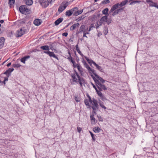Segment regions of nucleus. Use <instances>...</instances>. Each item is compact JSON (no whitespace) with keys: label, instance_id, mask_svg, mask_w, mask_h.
Listing matches in <instances>:
<instances>
[{"label":"nucleus","instance_id":"5fc2aeb1","mask_svg":"<svg viewBox=\"0 0 158 158\" xmlns=\"http://www.w3.org/2000/svg\"><path fill=\"white\" fill-rule=\"evenodd\" d=\"M152 1L151 0H146V2H147L148 3V4L150 3Z\"/></svg>","mask_w":158,"mask_h":158},{"label":"nucleus","instance_id":"f257e3e1","mask_svg":"<svg viewBox=\"0 0 158 158\" xmlns=\"http://www.w3.org/2000/svg\"><path fill=\"white\" fill-rule=\"evenodd\" d=\"M71 76L73 82L77 84L79 83L81 87L82 86L83 84L85 82L84 80L82 78L80 77L77 72L76 71L75 73L72 74Z\"/></svg>","mask_w":158,"mask_h":158},{"label":"nucleus","instance_id":"20e7f679","mask_svg":"<svg viewBox=\"0 0 158 158\" xmlns=\"http://www.w3.org/2000/svg\"><path fill=\"white\" fill-rule=\"evenodd\" d=\"M89 102L92 106V108L93 110H96L98 109V104L97 100L94 99L92 100L89 97Z\"/></svg>","mask_w":158,"mask_h":158},{"label":"nucleus","instance_id":"b1692460","mask_svg":"<svg viewBox=\"0 0 158 158\" xmlns=\"http://www.w3.org/2000/svg\"><path fill=\"white\" fill-rule=\"evenodd\" d=\"M25 1V3L27 5L30 6L33 3L32 0H24Z\"/></svg>","mask_w":158,"mask_h":158},{"label":"nucleus","instance_id":"2f4dec72","mask_svg":"<svg viewBox=\"0 0 158 158\" xmlns=\"http://www.w3.org/2000/svg\"><path fill=\"white\" fill-rule=\"evenodd\" d=\"M71 10L73 12V14L74 15V13L77 12L78 11V8L77 7H74L71 9Z\"/></svg>","mask_w":158,"mask_h":158},{"label":"nucleus","instance_id":"79ce46f5","mask_svg":"<svg viewBox=\"0 0 158 158\" xmlns=\"http://www.w3.org/2000/svg\"><path fill=\"white\" fill-rule=\"evenodd\" d=\"M72 64H73V66L74 68H77V66L79 64H76L75 61H74L73 62H72Z\"/></svg>","mask_w":158,"mask_h":158},{"label":"nucleus","instance_id":"412c9836","mask_svg":"<svg viewBox=\"0 0 158 158\" xmlns=\"http://www.w3.org/2000/svg\"><path fill=\"white\" fill-rule=\"evenodd\" d=\"M77 69L78 71L79 72L81 75H82L83 73V72L81 66L79 64L77 66Z\"/></svg>","mask_w":158,"mask_h":158},{"label":"nucleus","instance_id":"2eb2a0df","mask_svg":"<svg viewBox=\"0 0 158 158\" xmlns=\"http://www.w3.org/2000/svg\"><path fill=\"white\" fill-rule=\"evenodd\" d=\"M42 23L41 20L39 19H36L34 21V24L36 26H39Z\"/></svg>","mask_w":158,"mask_h":158},{"label":"nucleus","instance_id":"dca6fc26","mask_svg":"<svg viewBox=\"0 0 158 158\" xmlns=\"http://www.w3.org/2000/svg\"><path fill=\"white\" fill-rule=\"evenodd\" d=\"M79 24L78 23H77L74 24H73V25H72L70 28V30L71 31H73L74 30L76 27H79Z\"/></svg>","mask_w":158,"mask_h":158},{"label":"nucleus","instance_id":"603ef678","mask_svg":"<svg viewBox=\"0 0 158 158\" xmlns=\"http://www.w3.org/2000/svg\"><path fill=\"white\" fill-rule=\"evenodd\" d=\"M111 22V20L110 19L108 20H107V21L106 22L108 24H109Z\"/></svg>","mask_w":158,"mask_h":158},{"label":"nucleus","instance_id":"69168bd1","mask_svg":"<svg viewBox=\"0 0 158 158\" xmlns=\"http://www.w3.org/2000/svg\"><path fill=\"white\" fill-rule=\"evenodd\" d=\"M134 3V2L133 1H132L130 4V5H132V4H133Z\"/></svg>","mask_w":158,"mask_h":158},{"label":"nucleus","instance_id":"f03ea898","mask_svg":"<svg viewBox=\"0 0 158 158\" xmlns=\"http://www.w3.org/2000/svg\"><path fill=\"white\" fill-rule=\"evenodd\" d=\"M69 4L70 3L69 1L66 0L63 1L61 3L58 9V12L60 13H61L67 7Z\"/></svg>","mask_w":158,"mask_h":158},{"label":"nucleus","instance_id":"473e14b6","mask_svg":"<svg viewBox=\"0 0 158 158\" xmlns=\"http://www.w3.org/2000/svg\"><path fill=\"white\" fill-rule=\"evenodd\" d=\"M81 56L82 57L85 58L89 64L90 63V62L91 61V60H89L88 57L84 56L83 54H82Z\"/></svg>","mask_w":158,"mask_h":158},{"label":"nucleus","instance_id":"0e129e2a","mask_svg":"<svg viewBox=\"0 0 158 158\" xmlns=\"http://www.w3.org/2000/svg\"><path fill=\"white\" fill-rule=\"evenodd\" d=\"M74 0H68L67 1H69V3L70 4V2H73Z\"/></svg>","mask_w":158,"mask_h":158},{"label":"nucleus","instance_id":"9b49d317","mask_svg":"<svg viewBox=\"0 0 158 158\" xmlns=\"http://www.w3.org/2000/svg\"><path fill=\"white\" fill-rule=\"evenodd\" d=\"M93 64L96 68L99 70L101 72H103V69L101 66L98 65V64H96L94 61L93 60H91L90 62V63L89 64Z\"/></svg>","mask_w":158,"mask_h":158},{"label":"nucleus","instance_id":"774afa93","mask_svg":"<svg viewBox=\"0 0 158 158\" xmlns=\"http://www.w3.org/2000/svg\"><path fill=\"white\" fill-rule=\"evenodd\" d=\"M99 121H102L103 120L101 118V117H100V119H99Z\"/></svg>","mask_w":158,"mask_h":158},{"label":"nucleus","instance_id":"e433bc0d","mask_svg":"<svg viewBox=\"0 0 158 158\" xmlns=\"http://www.w3.org/2000/svg\"><path fill=\"white\" fill-rule=\"evenodd\" d=\"M85 103V105L87 106H89V102H89V100H88L86 99L84 101Z\"/></svg>","mask_w":158,"mask_h":158},{"label":"nucleus","instance_id":"4c0bfd02","mask_svg":"<svg viewBox=\"0 0 158 158\" xmlns=\"http://www.w3.org/2000/svg\"><path fill=\"white\" fill-rule=\"evenodd\" d=\"M156 3L152 1L150 3H149V5L150 6L154 7V6H155Z\"/></svg>","mask_w":158,"mask_h":158},{"label":"nucleus","instance_id":"680f3d73","mask_svg":"<svg viewBox=\"0 0 158 158\" xmlns=\"http://www.w3.org/2000/svg\"><path fill=\"white\" fill-rule=\"evenodd\" d=\"M102 35V33H98V36L99 37L100 35Z\"/></svg>","mask_w":158,"mask_h":158},{"label":"nucleus","instance_id":"9d476101","mask_svg":"<svg viewBox=\"0 0 158 158\" xmlns=\"http://www.w3.org/2000/svg\"><path fill=\"white\" fill-rule=\"evenodd\" d=\"M43 53L48 55L51 57H53L57 59L58 60H59L58 58L55 55V54L52 52L44 51L43 52Z\"/></svg>","mask_w":158,"mask_h":158},{"label":"nucleus","instance_id":"6ab92c4d","mask_svg":"<svg viewBox=\"0 0 158 158\" xmlns=\"http://www.w3.org/2000/svg\"><path fill=\"white\" fill-rule=\"evenodd\" d=\"M14 70V69L13 68H9L4 73V74L6 75L9 74L11 72H12Z\"/></svg>","mask_w":158,"mask_h":158},{"label":"nucleus","instance_id":"8fccbe9b","mask_svg":"<svg viewBox=\"0 0 158 158\" xmlns=\"http://www.w3.org/2000/svg\"><path fill=\"white\" fill-rule=\"evenodd\" d=\"M89 34V33H84V34H83V37H85L87 38V36L86 35V34Z\"/></svg>","mask_w":158,"mask_h":158},{"label":"nucleus","instance_id":"c756f323","mask_svg":"<svg viewBox=\"0 0 158 158\" xmlns=\"http://www.w3.org/2000/svg\"><path fill=\"white\" fill-rule=\"evenodd\" d=\"M99 104L100 106L104 110H106V107L104 106V105L103 103V102H99Z\"/></svg>","mask_w":158,"mask_h":158},{"label":"nucleus","instance_id":"f704fd0d","mask_svg":"<svg viewBox=\"0 0 158 158\" xmlns=\"http://www.w3.org/2000/svg\"><path fill=\"white\" fill-rule=\"evenodd\" d=\"M119 12V10L117 9L116 10H114L113 12L112 15L113 16H114V15L118 14Z\"/></svg>","mask_w":158,"mask_h":158},{"label":"nucleus","instance_id":"3c124183","mask_svg":"<svg viewBox=\"0 0 158 158\" xmlns=\"http://www.w3.org/2000/svg\"><path fill=\"white\" fill-rule=\"evenodd\" d=\"M68 34L67 32H64L63 33L62 35L66 37L68 35Z\"/></svg>","mask_w":158,"mask_h":158},{"label":"nucleus","instance_id":"72a5a7b5","mask_svg":"<svg viewBox=\"0 0 158 158\" xmlns=\"http://www.w3.org/2000/svg\"><path fill=\"white\" fill-rule=\"evenodd\" d=\"M12 66L15 68H17L20 67L21 66V65L19 64H13Z\"/></svg>","mask_w":158,"mask_h":158},{"label":"nucleus","instance_id":"bb28decb","mask_svg":"<svg viewBox=\"0 0 158 158\" xmlns=\"http://www.w3.org/2000/svg\"><path fill=\"white\" fill-rule=\"evenodd\" d=\"M101 129L99 127H97L94 128L93 129V131L95 133H98L100 132Z\"/></svg>","mask_w":158,"mask_h":158},{"label":"nucleus","instance_id":"0eeeda50","mask_svg":"<svg viewBox=\"0 0 158 158\" xmlns=\"http://www.w3.org/2000/svg\"><path fill=\"white\" fill-rule=\"evenodd\" d=\"M25 30L24 28H22L17 30L16 33V36L19 37L21 36L25 33Z\"/></svg>","mask_w":158,"mask_h":158},{"label":"nucleus","instance_id":"5701e85b","mask_svg":"<svg viewBox=\"0 0 158 158\" xmlns=\"http://www.w3.org/2000/svg\"><path fill=\"white\" fill-rule=\"evenodd\" d=\"M127 0H124L121 2L120 3H119V7H121L126 5L128 2Z\"/></svg>","mask_w":158,"mask_h":158},{"label":"nucleus","instance_id":"c9c22d12","mask_svg":"<svg viewBox=\"0 0 158 158\" xmlns=\"http://www.w3.org/2000/svg\"><path fill=\"white\" fill-rule=\"evenodd\" d=\"M15 2V0H9V4L10 6L13 5Z\"/></svg>","mask_w":158,"mask_h":158},{"label":"nucleus","instance_id":"e2e57ef3","mask_svg":"<svg viewBox=\"0 0 158 158\" xmlns=\"http://www.w3.org/2000/svg\"><path fill=\"white\" fill-rule=\"evenodd\" d=\"M0 22L1 23H3L4 22V20H1L0 21Z\"/></svg>","mask_w":158,"mask_h":158},{"label":"nucleus","instance_id":"58836bf2","mask_svg":"<svg viewBox=\"0 0 158 158\" xmlns=\"http://www.w3.org/2000/svg\"><path fill=\"white\" fill-rule=\"evenodd\" d=\"M74 99L77 102H80V98L76 96H75L74 97Z\"/></svg>","mask_w":158,"mask_h":158},{"label":"nucleus","instance_id":"de8ad7c7","mask_svg":"<svg viewBox=\"0 0 158 158\" xmlns=\"http://www.w3.org/2000/svg\"><path fill=\"white\" fill-rule=\"evenodd\" d=\"M98 95L100 97L102 94L101 92L98 91V89L97 91H96Z\"/></svg>","mask_w":158,"mask_h":158},{"label":"nucleus","instance_id":"7ed1b4c3","mask_svg":"<svg viewBox=\"0 0 158 158\" xmlns=\"http://www.w3.org/2000/svg\"><path fill=\"white\" fill-rule=\"evenodd\" d=\"M107 19L108 16L107 15H105L102 17L100 21L97 23L96 25V28H98L99 26H101L102 24H105L106 22L107 21Z\"/></svg>","mask_w":158,"mask_h":158},{"label":"nucleus","instance_id":"052dcab7","mask_svg":"<svg viewBox=\"0 0 158 158\" xmlns=\"http://www.w3.org/2000/svg\"><path fill=\"white\" fill-rule=\"evenodd\" d=\"M134 2V3H139L140 2V1H133Z\"/></svg>","mask_w":158,"mask_h":158},{"label":"nucleus","instance_id":"37998d69","mask_svg":"<svg viewBox=\"0 0 158 158\" xmlns=\"http://www.w3.org/2000/svg\"><path fill=\"white\" fill-rule=\"evenodd\" d=\"M69 54L70 55V57H68V59L72 63V62H73L74 61L73 60L72 57H71L70 56V53H69Z\"/></svg>","mask_w":158,"mask_h":158},{"label":"nucleus","instance_id":"c03bdc74","mask_svg":"<svg viewBox=\"0 0 158 158\" xmlns=\"http://www.w3.org/2000/svg\"><path fill=\"white\" fill-rule=\"evenodd\" d=\"M94 25L93 24H91L90 27H89V29L88 30V31H90L92 30V28H94Z\"/></svg>","mask_w":158,"mask_h":158},{"label":"nucleus","instance_id":"aec40b11","mask_svg":"<svg viewBox=\"0 0 158 158\" xmlns=\"http://www.w3.org/2000/svg\"><path fill=\"white\" fill-rule=\"evenodd\" d=\"M40 48L43 50H44L45 51H48L50 50L49 48L48 45L42 46L40 47Z\"/></svg>","mask_w":158,"mask_h":158},{"label":"nucleus","instance_id":"f8f14e48","mask_svg":"<svg viewBox=\"0 0 158 158\" xmlns=\"http://www.w3.org/2000/svg\"><path fill=\"white\" fill-rule=\"evenodd\" d=\"M85 68L87 69L89 73L91 74L92 73L94 75L95 74H94L95 72L94 70L93 69L91 68L87 63H85Z\"/></svg>","mask_w":158,"mask_h":158},{"label":"nucleus","instance_id":"6e6d98bb","mask_svg":"<svg viewBox=\"0 0 158 158\" xmlns=\"http://www.w3.org/2000/svg\"><path fill=\"white\" fill-rule=\"evenodd\" d=\"M92 85H93V86L94 88L97 91V88L96 87V86L95 85H94L93 84H92Z\"/></svg>","mask_w":158,"mask_h":158},{"label":"nucleus","instance_id":"864d4df0","mask_svg":"<svg viewBox=\"0 0 158 158\" xmlns=\"http://www.w3.org/2000/svg\"><path fill=\"white\" fill-rule=\"evenodd\" d=\"M82 59H83V60H82V62L83 63V64H84V66L85 67V63H87L85 61V60L83 58Z\"/></svg>","mask_w":158,"mask_h":158},{"label":"nucleus","instance_id":"a19ab883","mask_svg":"<svg viewBox=\"0 0 158 158\" xmlns=\"http://www.w3.org/2000/svg\"><path fill=\"white\" fill-rule=\"evenodd\" d=\"M89 132L91 135L93 140L94 141H95V138L94 135V134L91 131H89Z\"/></svg>","mask_w":158,"mask_h":158},{"label":"nucleus","instance_id":"6e6552de","mask_svg":"<svg viewBox=\"0 0 158 158\" xmlns=\"http://www.w3.org/2000/svg\"><path fill=\"white\" fill-rule=\"evenodd\" d=\"M39 2L41 6L44 8L47 7L49 3L48 0H39Z\"/></svg>","mask_w":158,"mask_h":158},{"label":"nucleus","instance_id":"bf43d9fd","mask_svg":"<svg viewBox=\"0 0 158 158\" xmlns=\"http://www.w3.org/2000/svg\"><path fill=\"white\" fill-rule=\"evenodd\" d=\"M154 7H156L158 9V5L157 4V3L156 4L155 6H154Z\"/></svg>","mask_w":158,"mask_h":158},{"label":"nucleus","instance_id":"f3484780","mask_svg":"<svg viewBox=\"0 0 158 158\" xmlns=\"http://www.w3.org/2000/svg\"><path fill=\"white\" fill-rule=\"evenodd\" d=\"M5 41V39L4 37H2L0 38V49L3 46Z\"/></svg>","mask_w":158,"mask_h":158},{"label":"nucleus","instance_id":"a211bd4d","mask_svg":"<svg viewBox=\"0 0 158 158\" xmlns=\"http://www.w3.org/2000/svg\"><path fill=\"white\" fill-rule=\"evenodd\" d=\"M63 20L62 18H60L56 20L55 22V24L56 25H57L60 23Z\"/></svg>","mask_w":158,"mask_h":158},{"label":"nucleus","instance_id":"423d86ee","mask_svg":"<svg viewBox=\"0 0 158 158\" xmlns=\"http://www.w3.org/2000/svg\"><path fill=\"white\" fill-rule=\"evenodd\" d=\"M94 79L95 82L96 83H97L99 86H98V88L100 90H102V89L106 90V88L105 85H104L101 84L100 82H99L98 80H97L95 78H94Z\"/></svg>","mask_w":158,"mask_h":158},{"label":"nucleus","instance_id":"13d9d810","mask_svg":"<svg viewBox=\"0 0 158 158\" xmlns=\"http://www.w3.org/2000/svg\"><path fill=\"white\" fill-rule=\"evenodd\" d=\"M11 64V62L9 63L8 64H7V67H9L10 65Z\"/></svg>","mask_w":158,"mask_h":158},{"label":"nucleus","instance_id":"1a4fd4ad","mask_svg":"<svg viewBox=\"0 0 158 158\" xmlns=\"http://www.w3.org/2000/svg\"><path fill=\"white\" fill-rule=\"evenodd\" d=\"M88 27L85 28L84 25H81L79 29V32L81 33L83 32V34L89 33Z\"/></svg>","mask_w":158,"mask_h":158},{"label":"nucleus","instance_id":"4d7b16f0","mask_svg":"<svg viewBox=\"0 0 158 158\" xmlns=\"http://www.w3.org/2000/svg\"><path fill=\"white\" fill-rule=\"evenodd\" d=\"M118 10H119V12H120L121 11L123 10V8H121L118 9Z\"/></svg>","mask_w":158,"mask_h":158},{"label":"nucleus","instance_id":"c85d7f7f","mask_svg":"<svg viewBox=\"0 0 158 158\" xmlns=\"http://www.w3.org/2000/svg\"><path fill=\"white\" fill-rule=\"evenodd\" d=\"M109 9L108 8H106L103 10L102 11L103 14L106 15L108 14Z\"/></svg>","mask_w":158,"mask_h":158},{"label":"nucleus","instance_id":"4468645a","mask_svg":"<svg viewBox=\"0 0 158 158\" xmlns=\"http://www.w3.org/2000/svg\"><path fill=\"white\" fill-rule=\"evenodd\" d=\"M94 75L95 77L94 78H93V79L95 78L97 80H98L99 82V81H100L102 83H104L105 82V81L102 77H100L99 76L96 74H94Z\"/></svg>","mask_w":158,"mask_h":158},{"label":"nucleus","instance_id":"a18cd8bd","mask_svg":"<svg viewBox=\"0 0 158 158\" xmlns=\"http://www.w3.org/2000/svg\"><path fill=\"white\" fill-rule=\"evenodd\" d=\"M75 47L76 50L77 51V52H78V53H80V52H81V51H80L78 45L77 44V45H76Z\"/></svg>","mask_w":158,"mask_h":158},{"label":"nucleus","instance_id":"393cba45","mask_svg":"<svg viewBox=\"0 0 158 158\" xmlns=\"http://www.w3.org/2000/svg\"><path fill=\"white\" fill-rule=\"evenodd\" d=\"M73 14V12L70 10H67L65 13V15L68 17L71 16Z\"/></svg>","mask_w":158,"mask_h":158},{"label":"nucleus","instance_id":"ddd939ff","mask_svg":"<svg viewBox=\"0 0 158 158\" xmlns=\"http://www.w3.org/2000/svg\"><path fill=\"white\" fill-rule=\"evenodd\" d=\"M120 7L119 3H117L111 7L110 10V12L111 13L114 11V10H117V9Z\"/></svg>","mask_w":158,"mask_h":158},{"label":"nucleus","instance_id":"09e8293b","mask_svg":"<svg viewBox=\"0 0 158 158\" xmlns=\"http://www.w3.org/2000/svg\"><path fill=\"white\" fill-rule=\"evenodd\" d=\"M77 131L79 133H80L82 130V129H81V127H77Z\"/></svg>","mask_w":158,"mask_h":158},{"label":"nucleus","instance_id":"39448f33","mask_svg":"<svg viewBox=\"0 0 158 158\" xmlns=\"http://www.w3.org/2000/svg\"><path fill=\"white\" fill-rule=\"evenodd\" d=\"M19 10L21 13L26 14L29 12L30 10L27 8L26 6L23 5L19 7Z\"/></svg>","mask_w":158,"mask_h":158},{"label":"nucleus","instance_id":"338daca9","mask_svg":"<svg viewBox=\"0 0 158 158\" xmlns=\"http://www.w3.org/2000/svg\"><path fill=\"white\" fill-rule=\"evenodd\" d=\"M8 79L7 78H5L4 79V81H8Z\"/></svg>","mask_w":158,"mask_h":158},{"label":"nucleus","instance_id":"49530a36","mask_svg":"<svg viewBox=\"0 0 158 158\" xmlns=\"http://www.w3.org/2000/svg\"><path fill=\"white\" fill-rule=\"evenodd\" d=\"M100 98L103 101H104L106 99L105 97L104 96L103 94L100 97Z\"/></svg>","mask_w":158,"mask_h":158},{"label":"nucleus","instance_id":"7c9ffc66","mask_svg":"<svg viewBox=\"0 0 158 158\" xmlns=\"http://www.w3.org/2000/svg\"><path fill=\"white\" fill-rule=\"evenodd\" d=\"M108 28L106 27H105L103 30V33L105 35H107L108 33Z\"/></svg>","mask_w":158,"mask_h":158},{"label":"nucleus","instance_id":"4be33fe9","mask_svg":"<svg viewBox=\"0 0 158 158\" xmlns=\"http://www.w3.org/2000/svg\"><path fill=\"white\" fill-rule=\"evenodd\" d=\"M30 56H26L21 58V61L24 64L25 63V61L27 59L30 58Z\"/></svg>","mask_w":158,"mask_h":158},{"label":"nucleus","instance_id":"cd10ccee","mask_svg":"<svg viewBox=\"0 0 158 158\" xmlns=\"http://www.w3.org/2000/svg\"><path fill=\"white\" fill-rule=\"evenodd\" d=\"M83 11V10L81 9L80 10H78V11L76 13H75L74 14V16H77L80 14H81Z\"/></svg>","mask_w":158,"mask_h":158},{"label":"nucleus","instance_id":"ea45409f","mask_svg":"<svg viewBox=\"0 0 158 158\" xmlns=\"http://www.w3.org/2000/svg\"><path fill=\"white\" fill-rule=\"evenodd\" d=\"M110 2L109 0H104L102 2V4H105L109 3Z\"/></svg>","mask_w":158,"mask_h":158},{"label":"nucleus","instance_id":"a878e982","mask_svg":"<svg viewBox=\"0 0 158 158\" xmlns=\"http://www.w3.org/2000/svg\"><path fill=\"white\" fill-rule=\"evenodd\" d=\"M90 118L92 123H95V119L94 117V114H92L90 115Z\"/></svg>","mask_w":158,"mask_h":158}]
</instances>
